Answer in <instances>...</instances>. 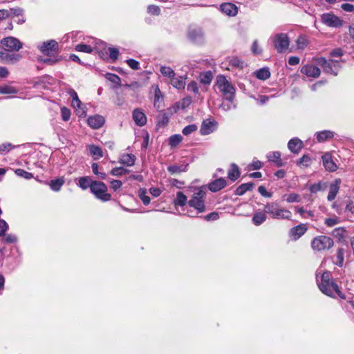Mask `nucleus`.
Masks as SVG:
<instances>
[{
  "label": "nucleus",
  "instance_id": "32",
  "mask_svg": "<svg viewBox=\"0 0 354 354\" xmlns=\"http://www.w3.org/2000/svg\"><path fill=\"white\" fill-rule=\"evenodd\" d=\"M174 203L176 206L183 207L188 203V201L187 196L182 192H178Z\"/></svg>",
  "mask_w": 354,
  "mask_h": 354
},
{
  "label": "nucleus",
  "instance_id": "45",
  "mask_svg": "<svg viewBox=\"0 0 354 354\" xmlns=\"http://www.w3.org/2000/svg\"><path fill=\"white\" fill-rule=\"evenodd\" d=\"M138 196L141 201H142L143 204L147 205H149L150 203V198L147 195V189L142 188L140 189L138 191Z\"/></svg>",
  "mask_w": 354,
  "mask_h": 354
},
{
  "label": "nucleus",
  "instance_id": "9",
  "mask_svg": "<svg viewBox=\"0 0 354 354\" xmlns=\"http://www.w3.org/2000/svg\"><path fill=\"white\" fill-rule=\"evenodd\" d=\"M274 46L278 53L285 52L289 47L290 40L286 34L279 33L272 38Z\"/></svg>",
  "mask_w": 354,
  "mask_h": 354
},
{
  "label": "nucleus",
  "instance_id": "51",
  "mask_svg": "<svg viewBox=\"0 0 354 354\" xmlns=\"http://www.w3.org/2000/svg\"><path fill=\"white\" fill-rule=\"evenodd\" d=\"M61 116L64 121H68L71 118V112L69 109L66 106L61 108Z\"/></svg>",
  "mask_w": 354,
  "mask_h": 354
},
{
  "label": "nucleus",
  "instance_id": "17",
  "mask_svg": "<svg viewBox=\"0 0 354 354\" xmlns=\"http://www.w3.org/2000/svg\"><path fill=\"white\" fill-rule=\"evenodd\" d=\"M58 44L54 41H48L46 42H44L41 46H39V50L45 55H50V53H55L57 50Z\"/></svg>",
  "mask_w": 354,
  "mask_h": 354
},
{
  "label": "nucleus",
  "instance_id": "42",
  "mask_svg": "<svg viewBox=\"0 0 354 354\" xmlns=\"http://www.w3.org/2000/svg\"><path fill=\"white\" fill-rule=\"evenodd\" d=\"M183 140V137L180 134H175L169 137V145L171 147H175L178 145Z\"/></svg>",
  "mask_w": 354,
  "mask_h": 354
},
{
  "label": "nucleus",
  "instance_id": "33",
  "mask_svg": "<svg viewBox=\"0 0 354 354\" xmlns=\"http://www.w3.org/2000/svg\"><path fill=\"white\" fill-rule=\"evenodd\" d=\"M253 187L254 184L252 183H243L236 188L235 194L238 196H242L246 192L251 190Z\"/></svg>",
  "mask_w": 354,
  "mask_h": 354
},
{
  "label": "nucleus",
  "instance_id": "56",
  "mask_svg": "<svg viewBox=\"0 0 354 354\" xmlns=\"http://www.w3.org/2000/svg\"><path fill=\"white\" fill-rule=\"evenodd\" d=\"M14 148V146L10 142H5L0 145V153H6L10 151Z\"/></svg>",
  "mask_w": 354,
  "mask_h": 354
},
{
  "label": "nucleus",
  "instance_id": "58",
  "mask_svg": "<svg viewBox=\"0 0 354 354\" xmlns=\"http://www.w3.org/2000/svg\"><path fill=\"white\" fill-rule=\"evenodd\" d=\"M187 91L197 94L198 93V87L197 83L194 81L189 82L187 85Z\"/></svg>",
  "mask_w": 354,
  "mask_h": 354
},
{
  "label": "nucleus",
  "instance_id": "1",
  "mask_svg": "<svg viewBox=\"0 0 354 354\" xmlns=\"http://www.w3.org/2000/svg\"><path fill=\"white\" fill-rule=\"evenodd\" d=\"M317 281L319 290L324 294L331 297L337 295L342 299H345V296L342 293L338 286L332 280L329 272H322L321 270H318Z\"/></svg>",
  "mask_w": 354,
  "mask_h": 354
},
{
  "label": "nucleus",
  "instance_id": "48",
  "mask_svg": "<svg viewBox=\"0 0 354 354\" xmlns=\"http://www.w3.org/2000/svg\"><path fill=\"white\" fill-rule=\"evenodd\" d=\"M295 209L296 212L299 213L301 216L304 218H307L308 217H313V213L310 211H306L303 207H295Z\"/></svg>",
  "mask_w": 354,
  "mask_h": 354
},
{
  "label": "nucleus",
  "instance_id": "62",
  "mask_svg": "<svg viewBox=\"0 0 354 354\" xmlns=\"http://www.w3.org/2000/svg\"><path fill=\"white\" fill-rule=\"evenodd\" d=\"M337 264L339 266H342L343 261H344V250L343 249H339L337 253Z\"/></svg>",
  "mask_w": 354,
  "mask_h": 354
},
{
  "label": "nucleus",
  "instance_id": "29",
  "mask_svg": "<svg viewBox=\"0 0 354 354\" xmlns=\"http://www.w3.org/2000/svg\"><path fill=\"white\" fill-rule=\"evenodd\" d=\"M79 103H75V102H71L72 106L75 109V111L76 112V114L79 117H84L86 114V107L82 102L78 100L77 101Z\"/></svg>",
  "mask_w": 354,
  "mask_h": 354
},
{
  "label": "nucleus",
  "instance_id": "6",
  "mask_svg": "<svg viewBox=\"0 0 354 354\" xmlns=\"http://www.w3.org/2000/svg\"><path fill=\"white\" fill-rule=\"evenodd\" d=\"M108 187L102 182L93 181L91 185V192L95 195V196L101 200L102 201L106 202L111 199V194L107 193Z\"/></svg>",
  "mask_w": 354,
  "mask_h": 354
},
{
  "label": "nucleus",
  "instance_id": "52",
  "mask_svg": "<svg viewBox=\"0 0 354 354\" xmlns=\"http://www.w3.org/2000/svg\"><path fill=\"white\" fill-rule=\"evenodd\" d=\"M59 60H60V59L57 56L53 57L39 58V62L47 64H50V65L54 64L57 63V62H59Z\"/></svg>",
  "mask_w": 354,
  "mask_h": 354
},
{
  "label": "nucleus",
  "instance_id": "27",
  "mask_svg": "<svg viewBox=\"0 0 354 354\" xmlns=\"http://www.w3.org/2000/svg\"><path fill=\"white\" fill-rule=\"evenodd\" d=\"M88 148L94 160H98L104 156L102 149L97 145H91Z\"/></svg>",
  "mask_w": 354,
  "mask_h": 354
},
{
  "label": "nucleus",
  "instance_id": "3",
  "mask_svg": "<svg viewBox=\"0 0 354 354\" xmlns=\"http://www.w3.org/2000/svg\"><path fill=\"white\" fill-rule=\"evenodd\" d=\"M206 194L207 193L205 189L201 187L196 188L188 201V205L194 208L197 214L203 213L205 211V200Z\"/></svg>",
  "mask_w": 354,
  "mask_h": 354
},
{
  "label": "nucleus",
  "instance_id": "23",
  "mask_svg": "<svg viewBox=\"0 0 354 354\" xmlns=\"http://www.w3.org/2000/svg\"><path fill=\"white\" fill-rule=\"evenodd\" d=\"M288 147L292 153H298L302 148V141L298 138H292L288 142Z\"/></svg>",
  "mask_w": 354,
  "mask_h": 354
},
{
  "label": "nucleus",
  "instance_id": "39",
  "mask_svg": "<svg viewBox=\"0 0 354 354\" xmlns=\"http://www.w3.org/2000/svg\"><path fill=\"white\" fill-rule=\"evenodd\" d=\"M255 76L261 80H266L270 76V73L268 68H263L254 72Z\"/></svg>",
  "mask_w": 354,
  "mask_h": 354
},
{
  "label": "nucleus",
  "instance_id": "28",
  "mask_svg": "<svg viewBox=\"0 0 354 354\" xmlns=\"http://www.w3.org/2000/svg\"><path fill=\"white\" fill-rule=\"evenodd\" d=\"M267 158L269 161L273 162L278 167L283 165V162L281 159V153L279 151H272L268 153Z\"/></svg>",
  "mask_w": 354,
  "mask_h": 354
},
{
  "label": "nucleus",
  "instance_id": "15",
  "mask_svg": "<svg viewBox=\"0 0 354 354\" xmlns=\"http://www.w3.org/2000/svg\"><path fill=\"white\" fill-rule=\"evenodd\" d=\"M105 122V119L100 115H94L89 116L87 119L88 125L94 129L101 128Z\"/></svg>",
  "mask_w": 354,
  "mask_h": 354
},
{
  "label": "nucleus",
  "instance_id": "35",
  "mask_svg": "<svg viewBox=\"0 0 354 354\" xmlns=\"http://www.w3.org/2000/svg\"><path fill=\"white\" fill-rule=\"evenodd\" d=\"M334 133L330 131H322L317 133V140L318 142H324L333 137Z\"/></svg>",
  "mask_w": 354,
  "mask_h": 354
},
{
  "label": "nucleus",
  "instance_id": "59",
  "mask_svg": "<svg viewBox=\"0 0 354 354\" xmlns=\"http://www.w3.org/2000/svg\"><path fill=\"white\" fill-rule=\"evenodd\" d=\"M106 78L111 82L117 84H120V78L118 75L111 73H108L106 75Z\"/></svg>",
  "mask_w": 354,
  "mask_h": 354
},
{
  "label": "nucleus",
  "instance_id": "21",
  "mask_svg": "<svg viewBox=\"0 0 354 354\" xmlns=\"http://www.w3.org/2000/svg\"><path fill=\"white\" fill-rule=\"evenodd\" d=\"M323 164L325 169L328 171H335L337 169V165L332 160V156L329 153L322 156Z\"/></svg>",
  "mask_w": 354,
  "mask_h": 354
},
{
  "label": "nucleus",
  "instance_id": "34",
  "mask_svg": "<svg viewBox=\"0 0 354 354\" xmlns=\"http://www.w3.org/2000/svg\"><path fill=\"white\" fill-rule=\"evenodd\" d=\"M229 66L232 68H242L244 66V62L237 57H231L227 59Z\"/></svg>",
  "mask_w": 354,
  "mask_h": 354
},
{
  "label": "nucleus",
  "instance_id": "43",
  "mask_svg": "<svg viewBox=\"0 0 354 354\" xmlns=\"http://www.w3.org/2000/svg\"><path fill=\"white\" fill-rule=\"evenodd\" d=\"M19 55H10L9 56L4 50L0 49V62L8 60L17 62L20 59Z\"/></svg>",
  "mask_w": 354,
  "mask_h": 354
},
{
  "label": "nucleus",
  "instance_id": "31",
  "mask_svg": "<svg viewBox=\"0 0 354 354\" xmlns=\"http://www.w3.org/2000/svg\"><path fill=\"white\" fill-rule=\"evenodd\" d=\"M65 180L63 177L52 180L49 183L50 189L54 192H58L64 184Z\"/></svg>",
  "mask_w": 354,
  "mask_h": 354
},
{
  "label": "nucleus",
  "instance_id": "19",
  "mask_svg": "<svg viewBox=\"0 0 354 354\" xmlns=\"http://www.w3.org/2000/svg\"><path fill=\"white\" fill-rule=\"evenodd\" d=\"M132 117L135 123L140 127L147 123V117L140 109H136L133 111Z\"/></svg>",
  "mask_w": 354,
  "mask_h": 354
},
{
  "label": "nucleus",
  "instance_id": "49",
  "mask_svg": "<svg viewBox=\"0 0 354 354\" xmlns=\"http://www.w3.org/2000/svg\"><path fill=\"white\" fill-rule=\"evenodd\" d=\"M187 166L171 165L168 167V171L171 174H178L186 171Z\"/></svg>",
  "mask_w": 354,
  "mask_h": 354
},
{
  "label": "nucleus",
  "instance_id": "36",
  "mask_svg": "<svg viewBox=\"0 0 354 354\" xmlns=\"http://www.w3.org/2000/svg\"><path fill=\"white\" fill-rule=\"evenodd\" d=\"M94 49L98 50L99 48L97 46H93L91 44H80L75 46V50L77 51L80 52H84L90 53H91Z\"/></svg>",
  "mask_w": 354,
  "mask_h": 354
},
{
  "label": "nucleus",
  "instance_id": "12",
  "mask_svg": "<svg viewBox=\"0 0 354 354\" xmlns=\"http://www.w3.org/2000/svg\"><path fill=\"white\" fill-rule=\"evenodd\" d=\"M218 123L213 119H207L202 122L200 133L203 136H207L216 130Z\"/></svg>",
  "mask_w": 354,
  "mask_h": 354
},
{
  "label": "nucleus",
  "instance_id": "53",
  "mask_svg": "<svg viewBox=\"0 0 354 354\" xmlns=\"http://www.w3.org/2000/svg\"><path fill=\"white\" fill-rule=\"evenodd\" d=\"M127 172H128V170L125 169L123 167H120L113 168L111 171V174L113 176H122V175L125 174Z\"/></svg>",
  "mask_w": 354,
  "mask_h": 354
},
{
  "label": "nucleus",
  "instance_id": "20",
  "mask_svg": "<svg viewBox=\"0 0 354 354\" xmlns=\"http://www.w3.org/2000/svg\"><path fill=\"white\" fill-rule=\"evenodd\" d=\"M221 10L227 16H235L238 12V8L232 3H224L220 6Z\"/></svg>",
  "mask_w": 354,
  "mask_h": 354
},
{
  "label": "nucleus",
  "instance_id": "26",
  "mask_svg": "<svg viewBox=\"0 0 354 354\" xmlns=\"http://www.w3.org/2000/svg\"><path fill=\"white\" fill-rule=\"evenodd\" d=\"M171 84L176 88L180 90L185 86V78L183 76L174 77L170 80Z\"/></svg>",
  "mask_w": 354,
  "mask_h": 354
},
{
  "label": "nucleus",
  "instance_id": "7",
  "mask_svg": "<svg viewBox=\"0 0 354 354\" xmlns=\"http://www.w3.org/2000/svg\"><path fill=\"white\" fill-rule=\"evenodd\" d=\"M321 21L328 27L338 28L342 26L343 20L333 12H326L321 15Z\"/></svg>",
  "mask_w": 354,
  "mask_h": 354
},
{
  "label": "nucleus",
  "instance_id": "60",
  "mask_svg": "<svg viewBox=\"0 0 354 354\" xmlns=\"http://www.w3.org/2000/svg\"><path fill=\"white\" fill-rule=\"evenodd\" d=\"M127 63L128 66L133 70H138L140 68V63L135 59H127Z\"/></svg>",
  "mask_w": 354,
  "mask_h": 354
},
{
  "label": "nucleus",
  "instance_id": "11",
  "mask_svg": "<svg viewBox=\"0 0 354 354\" xmlns=\"http://www.w3.org/2000/svg\"><path fill=\"white\" fill-rule=\"evenodd\" d=\"M187 37L192 42L201 44L205 41V35L203 30L198 27L189 28Z\"/></svg>",
  "mask_w": 354,
  "mask_h": 354
},
{
  "label": "nucleus",
  "instance_id": "4",
  "mask_svg": "<svg viewBox=\"0 0 354 354\" xmlns=\"http://www.w3.org/2000/svg\"><path fill=\"white\" fill-rule=\"evenodd\" d=\"M264 210L272 218L290 220L292 213L290 210L281 207L277 203H268L265 205Z\"/></svg>",
  "mask_w": 354,
  "mask_h": 354
},
{
  "label": "nucleus",
  "instance_id": "8",
  "mask_svg": "<svg viewBox=\"0 0 354 354\" xmlns=\"http://www.w3.org/2000/svg\"><path fill=\"white\" fill-rule=\"evenodd\" d=\"M315 60L317 63L323 68L325 72L333 74L334 75H337L338 70L340 67L337 61L333 59L328 61L324 57H319Z\"/></svg>",
  "mask_w": 354,
  "mask_h": 354
},
{
  "label": "nucleus",
  "instance_id": "25",
  "mask_svg": "<svg viewBox=\"0 0 354 354\" xmlns=\"http://www.w3.org/2000/svg\"><path fill=\"white\" fill-rule=\"evenodd\" d=\"M295 44L297 50H304L308 47L310 41L307 36L301 35L296 39Z\"/></svg>",
  "mask_w": 354,
  "mask_h": 354
},
{
  "label": "nucleus",
  "instance_id": "10",
  "mask_svg": "<svg viewBox=\"0 0 354 354\" xmlns=\"http://www.w3.org/2000/svg\"><path fill=\"white\" fill-rule=\"evenodd\" d=\"M1 45L7 51H18L22 48V43L14 37H8L1 40Z\"/></svg>",
  "mask_w": 354,
  "mask_h": 354
},
{
  "label": "nucleus",
  "instance_id": "40",
  "mask_svg": "<svg viewBox=\"0 0 354 354\" xmlns=\"http://www.w3.org/2000/svg\"><path fill=\"white\" fill-rule=\"evenodd\" d=\"M282 199L286 201L288 203H298L301 201V197L299 194L295 193H291L288 194H284L282 196Z\"/></svg>",
  "mask_w": 354,
  "mask_h": 354
},
{
  "label": "nucleus",
  "instance_id": "5",
  "mask_svg": "<svg viewBox=\"0 0 354 354\" xmlns=\"http://www.w3.org/2000/svg\"><path fill=\"white\" fill-rule=\"evenodd\" d=\"M333 239L325 235L315 237L311 241V248L314 251L322 252L330 249L333 245Z\"/></svg>",
  "mask_w": 354,
  "mask_h": 354
},
{
  "label": "nucleus",
  "instance_id": "13",
  "mask_svg": "<svg viewBox=\"0 0 354 354\" xmlns=\"http://www.w3.org/2000/svg\"><path fill=\"white\" fill-rule=\"evenodd\" d=\"M150 92L153 93V106L159 109L162 106L163 102V95L157 84H153L151 86Z\"/></svg>",
  "mask_w": 354,
  "mask_h": 354
},
{
  "label": "nucleus",
  "instance_id": "18",
  "mask_svg": "<svg viewBox=\"0 0 354 354\" xmlns=\"http://www.w3.org/2000/svg\"><path fill=\"white\" fill-rule=\"evenodd\" d=\"M342 183L341 179L336 178L333 182H332L329 185V192L327 196V199L330 201H333L337 194L338 193L340 187V184Z\"/></svg>",
  "mask_w": 354,
  "mask_h": 354
},
{
  "label": "nucleus",
  "instance_id": "14",
  "mask_svg": "<svg viewBox=\"0 0 354 354\" xmlns=\"http://www.w3.org/2000/svg\"><path fill=\"white\" fill-rule=\"evenodd\" d=\"M301 73L308 77L317 78L320 75V69L313 64H306L301 67Z\"/></svg>",
  "mask_w": 354,
  "mask_h": 354
},
{
  "label": "nucleus",
  "instance_id": "30",
  "mask_svg": "<svg viewBox=\"0 0 354 354\" xmlns=\"http://www.w3.org/2000/svg\"><path fill=\"white\" fill-rule=\"evenodd\" d=\"M93 181L88 176L80 177L77 179V185L82 189H86L90 187L91 189V185Z\"/></svg>",
  "mask_w": 354,
  "mask_h": 354
},
{
  "label": "nucleus",
  "instance_id": "47",
  "mask_svg": "<svg viewBox=\"0 0 354 354\" xmlns=\"http://www.w3.org/2000/svg\"><path fill=\"white\" fill-rule=\"evenodd\" d=\"M311 159L308 156H303L298 161L297 165L300 167H307L310 165Z\"/></svg>",
  "mask_w": 354,
  "mask_h": 354
},
{
  "label": "nucleus",
  "instance_id": "50",
  "mask_svg": "<svg viewBox=\"0 0 354 354\" xmlns=\"http://www.w3.org/2000/svg\"><path fill=\"white\" fill-rule=\"evenodd\" d=\"M15 173L18 176H20V177H22L25 179H30L33 177V175L30 173V172H28L24 169H17L15 171Z\"/></svg>",
  "mask_w": 354,
  "mask_h": 354
},
{
  "label": "nucleus",
  "instance_id": "22",
  "mask_svg": "<svg viewBox=\"0 0 354 354\" xmlns=\"http://www.w3.org/2000/svg\"><path fill=\"white\" fill-rule=\"evenodd\" d=\"M227 183L225 179L220 178L210 183L209 184V189L212 192H216L225 187Z\"/></svg>",
  "mask_w": 354,
  "mask_h": 354
},
{
  "label": "nucleus",
  "instance_id": "55",
  "mask_svg": "<svg viewBox=\"0 0 354 354\" xmlns=\"http://www.w3.org/2000/svg\"><path fill=\"white\" fill-rule=\"evenodd\" d=\"M8 227L7 222L3 219H0V237L5 235Z\"/></svg>",
  "mask_w": 354,
  "mask_h": 354
},
{
  "label": "nucleus",
  "instance_id": "63",
  "mask_svg": "<svg viewBox=\"0 0 354 354\" xmlns=\"http://www.w3.org/2000/svg\"><path fill=\"white\" fill-rule=\"evenodd\" d=\"M110 183H111V188L113 191H117L122 185V183L120 180H113L111 181Z\"/></svg>",
  "mask_w": 354,
  "mask_h": 354
},
{
  "label": "nucleus",
  "instance_id": "24",
  "mask_svg": "<svg viewBox=\"0 0 354 354\" xmlns=\"http://www.w3.org/2000/svg\"><path fill=\"white\" fill-rule=\"evenodd\" d=\"M136 157L131 153H124L120 156L119 162L127 167L133 166L135 163Z\"/></svg>",
  "mask_w": 354,
  "mask_h": 354
},
{
  "label": "nucleus",
  "instance_id": "38",
  "mask_svg": "<svg viewBox=\"0 0 354 354\" xmlns=\"http://www.w3.org/2000/svg\"><path fill=\"white\" fill-rule=\"evenodd\" d=\"M228 178L232 180H236L240 176V172L237 165L233 164L228 171Z\"/></svg>",
  "mask_w": 354,
  "mask_h": 354
},
{
  "label": "nucleus",
  "instance_id": "57",
  "mask_svg": "<svg viewBox=\"0 0 354 354\" xmlns=\"http://www.w3.org/2000/svg\"><path fill=\"white\" fill-rule=\"evenodd\" d=\"M16 90L9 86H0V93L2 94H13L16 93Z\"/></svg>",
  "mask_w": 354,
  "mask_h": 354
},
{
  "label": "nucleus",
  "instance_id": "64",
  "mask_svg": "<svg viewBox=\"0 0 354 354\" xmlns=\"http://www.w3.org/2000/svg\"><path fill=\"white\" fill-rule=\"evenodd\" d=\"M323 189H324L323 185L322 183H318L312 185L310 187V190L312 193H317L319 191L322 190Z\"/></svg>",
  "mask_w": 354,
  "mask_h": 354
},
{
  "label": "nucleus",
  "instance_id": "61",
  "mask_svg": "<svg viewBox=\"0 0 354 354\" xmlns=\"http://www.w3.org/2000/svg\"><path fill=\"white\" fill-rule=\"evenodd\" d=\"M109 57L113 60H116L119 55V50L116 48H109Z\"/></svg>",
  "mask_w": 354,
  "mask_h": 354
},
{
  "label": "nucleus",
  "instance_id": "37",
  "mask_svg": "<svg viewBox=\"0 0 354 354\" xmlns=\"http://www.w3.org/2000/svg\"><path fill=\"white\" fill-rule=\"evenodd\" d=\"M266 220V215L264 212H256L252 218V222L255 225H260Z\"/></svg>",
  "mask_w": 354,
  "mask_h": 354
},
{
  "label": "nucleus",
  "instance_id": "46",
  "mask_svg": "<svg viewBox=\"0 0 354 354\" xmlns=\"http://www.w3.org/2000/svg\"><path fill=\"white\" fill-rule=\"evenodd\" d=\"M197 129V125L195 124H192L184 127L183 129L182 130V133L183 135L187 136L196 131Z\"/></svg>",
  "mask_w": 354,
  "mask_h": 354
},
{
  "label": "nucleus",
  "instance_id": "16",
  "mask_svg": "<svg viewBox=\"0 0 354 354\" xmlns=\"http://www.w3.org/2000/svg\"><path fill=\"white\" fill-rule=\"evenodd\" d=\"M308 230L306 224L301 223L290 230V236L295 241L299 239Z\"/></svg>",
  "mask_w": 354,
  "mask_h": 354
},
{
  "label": "nucleus",
  "instance_id": "54",
  "mask_svg": "<svg viewBox=\"0 0 354 354\" xmlns=\"http://www.w3.org/2000/svg\"><path fill=\"white\" fill-rule=\"evenodd\" d=\"M91 168H92V171L93 172L98 176V177L101 179H105L106 178V174L105 173H102V172H100L98 169H99V167H98V165L95 162L93 163L91 165Z\"/></svg>",
  "mask_w": 354,
  "mask_h": 354
},
{
  "label": "nucleus",
  "instance_id": "44",
  "mask_svg": "<svg viewBox=\"0 0 354 354\" xmlns=\"http://www.w3.org/2000/svg\"><path fill=\"white\" fill-rule=\"evenodd\" d=\"M147 12L149 15L158 16L160 14V8L156 5H149L147 8Z\"/></svg>",
  "mask_w": 354,
  "mask_h": 354
},
{
  "label": "nucleus",
  "instance_id": "2",
  "mask_svg": "<svg viewBox=\"0 0 354 354\" xmlns=\"http://www.w3.org/2000/svg\"><path fill=\"white\" fill-rule=\"evenodd\" d=\"M214 89L224 99L230 102L234 99L236 93L234 85L223 75H219L216 77Z\"/></svg>",
  "mask_w": 354,
  "mask_h": 354
},
{
  "label": "nucleus",
  "instance_id": "41",
  "mask_svg": "<svg viewBox=\"0 0 354 354\" xmlns=\"http://www.w3.org/2000/svg\"><path fill=\"white\" fill-rule=\"evenodd\" d=\"M160 71L163 76L167 77L170 80L176 75L174 71L169 66H162L160 68Z\"/></svg>",
  "mask_w": 354,
  "mask_h": 354
}]
</instances>
